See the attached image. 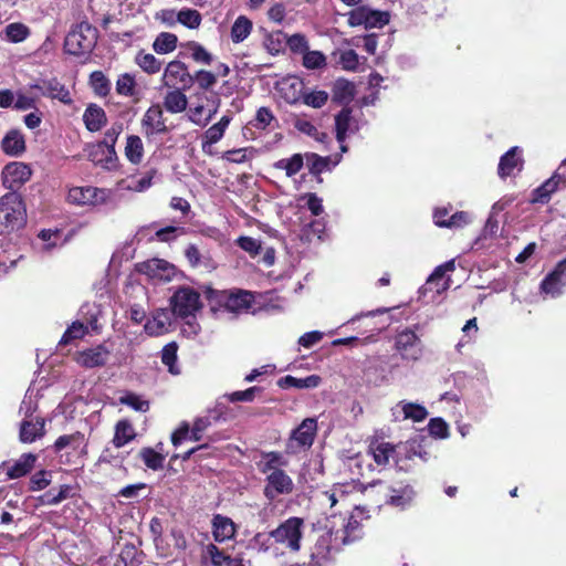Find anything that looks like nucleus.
<instances>
[{"mask_svg": "<svg viewBox=\"0 0 566 566\" xmlns=\"http://www.w3.org/2000/svg\"><path fill=\"white\" fill-rule=\"evenodd\" d=\"M289 461L280 452L271 451L262 455L259 470L265 474L264 496L273 501L279 495L290 494L294 489L292 478L282 469Z\"/></svg>", "mask_w": 566, "mask_h": 566, "instance_id": "nucleus-1", "label": "nucleus"}, {"mask_svg": "<svg viewBox=\"0 0 566 566\" xmlns=\"http://www.w3.org/2000/svg\"><path fill=\"white\" fill-rule=\"evenodd\" d=\"M207 298L211 312L217 316L224 313L241 314L248 313L254 303V295L249 291H218L209 290Z\"/></svg>", "mask_w": 566, "mask_h": 566, "instance_id": "nucleus-2", "label": "nucleus"}, {"mask_svg": "<svg viewBox=\"0 0 566 566\" xmlns=\"http://www.w3.org/2000/svg\"><path fill=\"white\" fill-rule=\"evenodd\" d=\"M348 544V536L343 533H334V530L318 534L311 548V566H327L334 562L342 546Z\"/></svg>", "mask_w": 566, "mask_h": 566, "instance_id": "nucleus-3", "label": "nucleus"}, {"mask_svg": "<svg viewBox=\"0 0 566 566\" xmlns=\"http://www.w3.org/2000/svg\"><path fill=\"white\" fill-rule=\"evenodd\" d=\"M27 222V210L21 196L11 191L0 198V233L22 228Z\"/></svg>", "mask_w": 566, "mask_h": 566, "instance_id": "nucleus-4", "label": "nucleus"}, {"mask_svg": "<svg viewBox=\"0 0 566 566\" xmlns=\"http://www.w3.org/2000/svg\"><path fill=\"white\" fill-rule=\"evenodd\" d=\"M123 132V124L120 122L114 123L106 132L104 139L92 146L88 157L96 165H101L104 168H112L117 159L115 151V144L118 136Z\"/></svg>", "mask_w": 566, "mask_h": 566, "instance_id": "nucleus-5", "label": "nucleus"}, {"mask_svg": "<svg viewBox=\"0 0 566 566\" xmlns=\"http://www.w3.org/2000/svg\"><path fill=\"white\" fill-rule=\"evenodd\" d=\"M97 40V30L87 22L75 25L64 41L65 52L72 55L90 53Z\"/></svg>", "mask_w": 566, "mask_h": 566, "instance_id": "nucleus-6", "label": "nucleus"}, {"mask_svg": "<svg viewBox=\"0 0 566 566\" xmlns=\"http://www.w3.org/2000/svg\"><path fill=\"white\" fill-rule=\"evenodd\" d=\"M304 521L293 516L281 523L275 530L270 532L273 541L281 544L291 552L301 549V541L303 537Z\"/></svg>", "mask_w": 566, "mask_h": 566, "instance_id": "nucleus-7", "label": "nucleus"}, {"mask_svg": "<svg viewBox=\"0 0 566 566\" xmlns=\"http://www.w3.org/2000/svg\"><path fill=\"white\" fill-rule=\"evenodd\" d=\"M172 314L181 317H193L201 308L200 294L190 286L179 287L171 296Z\"/></svg>", "mask_w": 566, "mask_h": 566, "instance_id": "nucleus-8", "label": "nucleus"}, {"mask_svg": "<svg viewBox=\"0 0 566 566\" xmlns=\"http://www.w3.org/2000/svg\"><path fill=\"white\" fill-rule=\"evenodd\" d=\"M317 432V420L315 418L304 419L295 428L286 443V452L295 454L301 450H307L313 446Z\"/></svg>", "mask_w": 566, "mask_h": 566, "instance_id": "nucleus-9", "label": "nucleus"}, {"mask_svg": "<svg viewBox=\"0 0 566 566\" xmlns=\"http://www.w3.org/2000/svg\"><path fill=\"white\" fill-rule=\"evenodd\" d=\"M395 348L405 360H419L423 354L422 342L412 328H405L396 335Z\"/></svg>", "mask_w": 566, "mask_h": 566, "instance_id": "nucleus-10", "label": "nucleus"}, {"mask_svg": "<svg viewBox=\"0 0 566 566\" xmlns=\"http://www.w3.org/2000/svg\"><path fill=\"white\" fill-rule=\"evenodd\" d=\"M112 195V190L95 187H74L69 190V202L76 206H97L105 203Z\"/></svg>", "mask_w": 566, "mask_h": 566, "instance_id": "nucleus-11", "label": "nucleus"}, {"mask_svg": "<svg viewBox=\"0 0 566 566\" xmlns=\"http://www.w3.org/2000/svg\"><path fill=\"white\" fill-rule=\"evenodd\" d=\"M348 22L352 27L361 25L365 29L382 28L389 22V14L385 11L358 7L349 12Z\"/></svg>", "mask_w": 566, "mask_h": 566, "instance_id": "nucleus-12", "label": "nucleus"}, {"mask_svg": "<svg viewBox=\"0 0 566 566\" xmlns=\"http://www.w3.org/2000/svg\"><path fill=\"white\" fill-rule=\"evenodd\" d=\"M566 286V258L560 260L541 283V292L552 298L560 296Z\"/></svg>", "mask_w": 566, "mask_h": 566, "instance_id": "nucleus-13", "label": "nucleus"}, {"mask_svg": "<svg viewBox=\"0 0 566 566\" xmlns=\"http://www.w3.org/2000/svg\"><path fill=\"white\" fill-rule=\"evenodd\" d=\"M29 88L36 90L40 95L57 99L65 105H70L72 103L69 88L55 77L40 80L36 83L30 84Z\"/></svg>", "mask_w": 566, "mask_h": 566, "instance_id": "nucleus-14", "label": "nucleus"}, {"mask_svg": "<svg viewBox=\"0 0 566 566\" xmlns=\"http://www.w3.org/2000/svg\"><path fill=\"white\" fill-rule=\"evenodd\" d=\"M31 169L28 165L13 161L4 166L1 177L2 185L12 191L21 188L31 177Z\"/></svg>", "mask_w": 566, "mask_h": 566, "instance_id": "nucleus-15", "label": "nucleus"}, {"mask_svg": "<svg viewBox=\"0 0 566 566\" xmlns=\"http://www.w3.org/2000/svg\"><path fill=\"white\" fill-rule=\"evenodd\" d=\"M455 269L454 260L444 262L438 265L431 275L428 277L426 284L422 286V292H434L438 295L446 292L451 284L450 276H446L447 273L453 272Z\"/></svg>", "mask_w": 566, "mask_h": 566, "instance_id": "nucleus-16", "label": "nucleus"}, {"mask_svg": "<svg viewBox=\"0 0 566 566\" xmlns=\"http://www.w3.org/2000/svg\"><path fill=\"white\" fill-rule=\"evenodd\" d=\"M163 81L168 87L186 88L193 83V77L189 74L185 63L176 60L166 66Z\"/></svg>", "mask_w": 566, "mask_h": 566, "instance_id": "nucleus-17", "label": "nucleus"}, {"mask_svg": "<svg viewBox=\"0 0 566 566\" xmlns=\"http://www.w3.org/2000/svg\"><path fill=\"white\" fill-rule=\"evenodd\" d=\"M87 443L83 433L76 431L72 434H64L56 439L54 449L56 453H61L65 450V455L70 457H83L87 453ZM70 461V459H67Z\"/></svg>", "mask_w": 566, "mask_h": 566, "instance_id": "nucleus-18", "label": "nucleus"}, {"mask_svg": "<svg viewBox=\"0 0 566 566\" xmlns=\"http://www.w3.org/2000/svg\"><path fill=\"white\" fill-rule=\"evenodd\" d=\"M391 417L394 421L412 420L421 422L428 417V411L424 406L416 402L401 400L391 408Z\"/></svg>", "mask_w": 566, "mask_h": 566, "instance_id": "nucleus-19", "label": "nucleus"}, {"mask_svg": "<svg viewBox=\"0 0 566 566\" xmlns=\"http://www.w3.org/2000/svg\"><path fill=\"white\" fill-rule=\"evenodd\" d=\"M143 133L146 137H151L168 132L164 119V113L159 105H151L144 114L142 119Z\"/></svg>", "mask_w": 566, "mask_h": 566, "instance_id": "nucleus-20", "label": "nucleus"}, {"mask_svg": "<svg viewBox=\"0 0 566 566\" xmlns=\"http://www.w3.org/2000/svg\"><path fill=\"white\" fill-rule=\"evenodd\" d=\"M111 350L105 345H97L76 354V363L84 368H96L106 365Z\"/></svg>", "mask_w": 566, "mask_h": 566, "instance_id": "nucleus-21", "label": "nucleus"}, {"mask_svg": "<svg viewBox=\"0 0 566 566\" xmlns=\"http://www.w3.org/2000/svg\"><path fill=\"white\" fill-rule=\"evenodd\" d=\"M172 312L167 308L156 310L145 323L144 329L149 336H160L169 332Z\"/></svg>", "mask_w": 566, "mask_h": 566, "instance_id": "nucleus-22", "label": "nucleus"}, {"mask_svg": "<svg viewBox=\"0 0 566 566\" xmlns=\"http://www.w3.org/2000/svg\"><path fill=\"white\" fill-rule=\"evenodd\" d=\"M140 271L153 280L170 281L175 275V266L165 260L151 259L142 264Z\"/></svg>", "mask_w": 566, "mask_h": 566, "instance_id": "nucleus-23", "label": "nucleus"}, {"mask_svg": "<svg viewBox=\"0 0 566 566\" xmlns=\"http://www.w3.org/2000/svg\"><path fill=\"white\" fill-rule=\"evenodd\" d=\"M336 139L340 144L343 153L347 151L344 145L346 137L357 130V126L352 117L349 108H343L335 117Z\"/></svg>", "mask_w": 566, "mask_h": 566, "instance_id": "nucleus-24", "label": "nucleus"}, {"mask_svg": "<svg viewBox=\"0 0 566 566\" xmlns=\"http://www.w3.org/2000/svg\"><path fill=\"white\" fill-rule=\"evenodd\" d=\"M45 433V420L40 417L23 419L20 424L19 438L23 443H32Z\"/></svg>", "mask_w": 566, "mask_h": 566, "instance_id": "nucleus-25", "label": "nucleus"}, {"mask_svg": "<svg viewBox=\"0 0 566 566\" xmlns=\"http://www.w3.org/2000/svg\"><path fill=\"white\" fill-rule=\"evenodd\" d=\"M402 449L406 453H409L413 450V446L409 447L406 444L403 447H399V450L397 451L389 442H377L370 446L369 453L378 465H386L389 460L398 455Z\"/></svg>", "mask_w": 566, "mask_h": 566, "instance_id": "nucleus-26", "label": "nucleus"}, {"mask_svg": "<svg viewBox=\"0 0 566 566\" xmlns=\"http://www.w3.org/2000/svg\"><path fill=\"white\" fill-rule=\"evenodd\" d=\"M237 526L234 522L224 515L216 514L212 517V535L216 542L223 543L234 537Z\"/></svg>", "mask_w": 566, "mask_h": 566, "instance_id": "nucleus-27", "label": "nucleus"}, {"mask_svg": "<svg viewBox=\"0 0 566 566\" xmlns=\"http://www.w3.org/2000/svg\"><path fill=\"white\" fill-rule=\"evenodd\" d=\"M386 496L388 504L395 507L405 509L413 500L415 491L410 485L397 484L388 488Z\"/></svg>", "mask_w": 566, "mask_h": 566, "instance_id": "nucleus-28", "label": "nucleus"}, {"mask_svg": "<svg viewBox=\"0 0 566 566\" xmlns=\"http://www.w3.org/2000/svg\"><path fill=\"white\" fill-rule=\"evenodd\" d=\"M565 184V179L557 172H555L549 179L536 188L533 192V202L546 203L551 200V197L556 192L560 185Z\"/></svg>", "mask_w": 566, "mask_h": 566, "instance_id": "nucleus-29", "label": "nucleus"}, {"mask_svg": "<svg viewBox=\"0 0 566 566\" xmlns=\"http://www.w3.org/2000/svg\"><path fill=\"white\" fill-rule=\"evenodd\" d=\"M83 122L87 130L94 133L101 130L106 125L107 116L101 106L90 104L84 111Z\"/></svg>", "mask_w": 566, "mask_h": 566, "instance_id": "nucleus-30", "label": "nucleus"}, {"mask_svg": "<svg viewBox=\"0 0 566 566\" xmlns=\"http://www.w3.org/2000/svg\"><path fill=\"white\" fill-rule=\"evenodd\" d=\"M231 118L229 116H222L221 119L209 127L202 137V150L205 153H210L207 148L220 142L228 128Z\"/></svg>", "mask_w": 566, "mask_h": 566, "instance_id": "nucleus-31", "label": "nucleus"}, {"mask_svg": "<svg viewBox=\"0 0 566 566\" xmlns=\"http://www.w3.org/2000/svg\"><path fill=\"white\" fill-rule=\"evenodd\" d=\"M155 174V170H149L146 174H144L140 178L123 179L117 184V189L144 192L151 187Z\"/></svg>", "mask_w": 566, "mask_h": 566, "instance_id": "nucleus-32", "label": "nucleus"}, {"mask_svg": "<svg viewBox=\"0 0 566 566\" xmlns=\"http://www.w3.org/2000/svg\"><path fill=\"white\" fill-rule=\"evenodd\" d=\"M321 380V377L317 375H311L305 378H296L294 376L287 375L285 377L280 378L277 385L283 389H310L318 387Z\"/></svg>", "mask_w": 566, "mask_h": 566, "instance_id": "nucleus-33", "label": "nucleus"}, {"mask_svg": "<svg viewBox=\"0 0 566 566\" xmlns=\"http://www.w3.org/2000/svg\"><path fill=\"white\" fill-rule=\"evenodd\" d=\"M518 151V147H512L501 157L499 163L500 177L504 178L511 176L515 168H517L518 170L521 169L522 159L517 155Z\"/></svg>", "mask_w": 566, "mask_h": 566, "instance_id": "nucleus-34", "label": "nucleus"}, {"mask_svg": "<svg viewBox=\"0 0 566 566\" xmlns=\"http://www.w3.org/2000/svg\"><path fill=\"white\" fill-rule=\"evenodd\" d=\"M36 455L33 453L22 454L9 469V479H18L28 474L34 467Z\"/></svg>", "mask_w": 566, "mask_h": 566, "instance_id": "nucleus-35", "label": "nucleus"}, {"mask_svg": "<svg viewBox=\"0 0 566 566\" xmlns=\"http://www.w3.org/2000/svg\"><path fill=\"white\" fill-rule=\"evenodd\" d=\"M25 149L23 135L18 130L9 132L2 139V150L10 156H19Z\"/></svg>", "mask_w": 566, "mask_h": 566, "instance_id": "nucleus-36", "label": "nucleus"}, {"mask_svg": "<svg viewBox=\"0 0 566 566\" xmlns=\"http://www.w3.org/2000/svg\"><path fill=\"white\" fill-rule=\"evenodd\" d=\"M187 96L180 91V88L169 91L164 98V106L166 111L172 114L184 112L187 108Z\"/></svg>", "mask_w": 566, "mask_h": 566, "instance_id": "nucleus-37", "label": "nucleus"}, {"mask_svg": "<svg viewBox=\"0 0 566 566\" xmlns=\"http://www.w3.org/2000/svg\"><path fill=\"white\" fill-rule=\"evenodd\" d=\"M135 429L128 420H119L115 426L113 444L122 448L135 438Z\"/></svg>", "mask_w": 566, "mask_h": 566, "instance_id": "nucleus-38", "label": "nucleus"}, {"mask_svg": "<svg viewBox=\"0 0 566 566\" xmlns=\"http://www.w3.org/2000/svg\"><path fill=\"white\" fill-rule=\"evenodd\" d=\"M355 95V85L345 80L338 78L333 85V101L337 103H349Z\"/></svg>", "mask_w": 566, "mask_h": 566, "instance_id": "nucleus-39", "label": "nucleus"}, {"mask_svg": "<svg viewBox=\"0 0 566 566\" xmlns=\"http://www.w3.org/2000/svg\"><path fill=\"white\" fill-rule=\"evenodd\" d=\"M178 38L174 33L161 32L159 33L154 43L153 49L158 54H167L177 48Z\"/></svg>", "mask_w": 566, "mask_h": 566, "instance_id": "nucleus-40", "label": "nucleus"}, {"mask_svg": "<svg viewBox=\"0 0 566 566\" xmlns=\"http://www.w3.org/2000/svg\"><path fill=\"white\" fill-rule=\"evenodd\" d=\"M125 155L132 164H139L144 156V145L139 136L127 137Z\"/></svg>", "mask_w": 566, "mask_h": 566, "instance_id": "nucleus-41", "label": "nucleus"}, {"mask_svg": "<svg viewBox=\"0 0 566 566\" xmlns=\"http://www.w3.org/2000/svg\"><path fill=\"white\" fill-rule=\"evenodd\" d=\"M252 31V22L244 15L235 19L231 28V40L234 43L243 42Z\"/></svg>", "mask_w": 566, "mask_h": 566, "instance_id": "nucleus-42", "label": "nucleus"}, {"mask_svg": "<svg viewBox=\"0 0 566 566\" xmlns=\"http://www.w3.org/2000/svg\"><path fill=\"white\" fill-rule=\"evenodd\" d=\"M136 64L148 74H156L160 71L163 62L154 54L140 51L135 57Z\"/></svg>", "mask_w": 566, "mask_h": 566, "instance_id": "nucleus-43", "label": "nucleus"}, {"mask_svg": "<svg viewBox=\"0 0 566 566\" xmlns=\"http://www.w3.org/2000/svg\"><path fill=\"white\" fill-rule=\"evenodd\" d=\"M71 486L67 484L60 485L59 490L51 489L40 496V502L43 505H56L62 501L70 497Z\"/></svg>", "mask_w": 566, "mask_h": 566, "instance_id": "nucleus-44", "label": "nucleus"}, {"mask_svg": "<svg viewBox=\"0 0 566 566\" xmlns=\"http://www.w3.org/2000/svg\"><path fill=\"white\" fill-rule=\"evenodd\" d=\"M116 92L118 95L134 97L137 95V83L135 76L130 73L120 74L116 81Z\"/></svg>", "mask_w": 566, "mask_h": 566, "instance_id": "nucleus-45", "label": "nucleus"}, {"mask_svg": "<svg viewBox=\"0 0 566 566\" xmlns=\"http://www.w3.org/2000/svg\"><path fill=\"white\" fill-rule=\"evenodd\" d=\"M230 556L218 548L214 544H208L202 551V559L210 562L212 566H226Z\"/></svg>", "mask_w": 566, "mask_h": 566, "instance_id": "nucleus-46", "label": "nucleus"}, {"mask_svg": "<svg viewBox=\"0 0 566 566\" xmlns=\"http://www.w3.org/2000/svg\"><path fill=\"white\" fill-rule=\"evenodd\" d=\"M90 84L94 93L101 97H105L111 92V82L102 71H94L90 75Z\"/></svg>", "mask_w": 566, "mask_h": 566, "instance_id": "nucleus-47", "label": "nucleus"}, {"mask_svg": "<svg viewBox=\"0 0 566 566\" xmlns=\"http://www.w3.org/2000/svg\"><path fill=\"white\" fill-rule=\"evenodd\" d=\"M177 350L178 346L176 343L167 344L161 350V361L168 367V370L172 375H179L180 369L177 366Z\"/></svg>", "mask_w": 566, "mask_h": 566, "instance_id": "nucleus-48", "label": "nucleus"}, {"mask_svg": "<svg viewBox=\"0 0 566 566\" xmlns=\"http://www.w3.org/2000/svg\"><path fill=\"white\" fill-rule=\"evenodd\" d=\"M303 167V157L300 154L293 155L291 158L280 159L274 164V168L284 170L287 177H293Z\"/></svg>", "mask_w": 566, "mask_h": 566, "instance_id": "nucleus-49", "label": "nucleus"}, {"mask_svg": "<svg viewBox=\"0 0 566 566\" xmlns=\"http://www.w3.org/2000/svg\"><path fill=\"white\" fill-rule=\"evenodd\" d=\"M177 20L178 23L185 25L188 29H198L201 24L202 17L195 9L184 8L178 11Z\"/></svg>", "mask_w": 566, "mask_h": 566, "instance_id": "nucleus-50", "label": "nucleus"}, {"mask_svg": "<svg viewBox=\"0 0 566 566\" xmlns=\"http://www.w3.org/2000/svg\"><path fill=\"white\" fill-rule=\"evenodd\" d=\"M294 126L298 132L313 137L319 143H325L328 139V135L326 133L319 132L314 124L306 119H297Z\"/></svg>", "mask_w": 566, "mask_h": 566, "instance_id": "nucleus-51", "label": "nucleus"}, {"mask_svg": "<svg viewBox=\"0 0 566 566\" xmlns=\"http://www.w3.org/2000/svg\"><path fill=\"white\" fill-rule=\"evenodd\" d=\"M4 31L8 40L13 43L24 41L30 34L29 28L25 24L18 22L8 24Z\"/></svg>", "mask_w": 566, "mask_h": 566, "instance_id": "nucleus-52", "label": "nucleus"}, {"mask_svg": "<svg viewBox=\"0 0 566 566\" xmlns=\"http://www.w3.org/2000/svg\"><path fill=\"white\" fill-rule=\"evenodd\" d=\"M119 402L139 412H146L149 409V401L143 399L139 395L134 392H126L119 397Z\"/></svg>", "mask_w": 566, "mask_h": 566, "instance_id": "nucleus-53", "label": "nucleus"}, {"mask_svg": "<svg viewBox=\"0 0 566 566\" xmlns=\"http://www.w3.org/2000/svg\"><path fill=\"white\" fill-rule=\"evenodd\" d=\"M140 458L147 468L151 470H159L164 467L165 458L160 453L156 452L151 448H144L140 451Z\"/></svg>", "mask_w": 566, "mask_h": 566, "instance_id": "nucleus-54", "label": "nucleus"}, {"mask_svg": "<svg viewBox=\"0 0 566 566\" xmlns=\"http://www.w3.org/2000/svg\"><path fill=\"white\" fill-rule=\"evenodd\" d=\"M303 103L313 108L323 107L328 101V93L325 91H308L302 95Z\"/></svg>", "mask_w": 566, "mask_h": 566, "instance_id": "nucleus-55", "label": "nucleus"}, {"mask_svg": "<svg viewBox=\"0 0 566 566\" xmlns=\"http://www.w3.org/2000/svg\"><path fill=\"white\" fill-rule=\"evenodd\" d=\"M303 65L307 70H316L326 65V57L319 51H308L303 54Z\"/></svg>", "mask_w": 566, "mask_h": 566, "instance_id": "nucleus-56", "label": "nucleus"}, {"mask_svg": "<svg viewBox=\"0 0 566 566\" xmlns=\"http://www.w3.org/2000/svg\"><path fill=\"white\" fill-rule=\"evenodd\" d=\"M298 201L303 202L313 216H321L324 211L323 200L314 192L302 195Z\"/></svg>", "mask_w": 566, "mask_h": 566, "instance_id": "nucleus-57", "label": "nucleus"}, {"mask_svg": "<svg viewBox=\"0 0 566 566\" xmlns=\"http://www.w3.org/2000/svg\"><path fill=\"white\" fill-rule=\"evenodd\" d=\"M38 95L18 91L14 94L13 107L18 111H27L36 107Z\"/></svg>", "mask_w": 566, "mask_h": 566, "instance_id": "nucleus-58", "label": "nucleus"}, {"mask_svg": "<svg viewBox=\"0 0 566 566\" xmlns=\"http://www.w3.org/2000/svg\"><path fill=\"white\" fill-rule=\"evenodd\" d=\"M87 333V327L80 322H74L63 334L60 344L66 345L74 339L84 337Z\"/></svg>", "mask_w": 566, "mask_h": 566, "instance_id": "nucleus-59", "label": "nucleus"}, {"mask_svg": "<svg viewBox=\"0 0 566 566\" xmlns=\"http://www.w3.org/2000/svg\"><path fill=\"white\" fill-rule=\"evenodd\" d=\"M237 245L254 258L261 252V242L252 237L241 235L235 241Z\"/></svg>", "mask_w": 566, "mask_h": 566, "instance_id": "nucleus-60", "label": "nucleus"}, {"mask_svg": "<svg viewBox=\"0 0 566 566\" xmlns=\"http://www.w3.org/2000/svg\"><path fill=\"white\" fill-rule=\"evenodd\" d=\"M306 159L310 171L314 175H319L323 171L329 169V157H321L316 154H308L306 155Z\"/></svg>", "mask_w": 566, "mask_h": 566, "instance_id": "nucleus-61", "label": "nucleus"}, {"mask_svg": "<svg viewBox=\"0 0 566 566\" xmlns=\"http://www.w3.org/2000/svg\"><path fill=\"white\" fill-rule=\"evenodd\" d=\"M252 148H239L226 151L222 158L234 164H242L253 156Z\"/></svg>", "mask_w": 566, "mask_h": 566, "instance_id": "nucleus-62", "label": "nucleus"}, {"mask_svg": "<svg viewBox=\"0 0 566 566\" xmlns=\"http://www.w3.org/2000/svg\"><path fill=\"white\" fill-rule=\"evenodd\" d=\"M272 536L270 533H256L249 542V547L255 549L259 553H265L271 547Z\"/></svg>", "mask_w": 566, "mask_h": 566, "instance_id": "nucleus-63", "label": "nucleus"}, {"mask_svg": "<svg viewBox=\"0 0 566 566\" xmlns=\"http://www.w3.org/2000/svg\"><path fill=\"white\" fill-rule=\"evenodd\" d=\"M212 424L210 416L198 417L191 428V434L189 438L193 441H199L202 433Z\"/></svg>", "mask_w": 566, "mask_h": 566, "instance_id": "nucleus-64", "label": "nucleus"}]
</instances>
